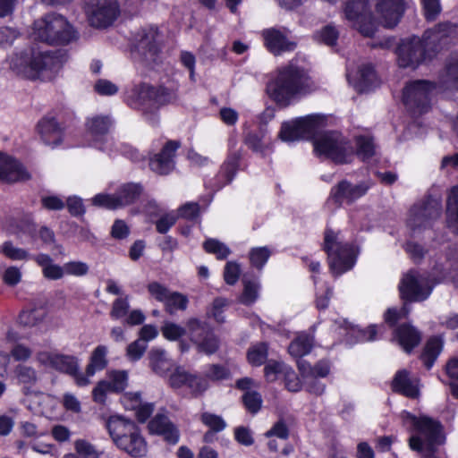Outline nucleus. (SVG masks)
I'll use <instances>...</instances> for the list:
<instances>
[{"label": "nucleus", "mask_w": 458, "mask_h": 458, "mask_svg": "<svg viewBox=\"0 0 458 458\" xmlns=\"http://www.w3.org/2000/svg\"><path fill=\"white\" fill-rule=\"evenodd\" d=\"M315 89V83L307 72L289 63L272 72L267 93L277 106L286 107Z\"/></svg>", "instance_id": "1"}, {"label": "nucleus", "mask_w": 458, "mask_h": 458, "mask_svg": "<svg viewBox=\"0 0 458 458\" xmlns=\"http://www.w3.org/2000/svg\"><path fill=\"white\" fill-rule=\"evenodd\" d=\"M86 134L92 141V145L103 151L111 152L113 140L107 133L112 125V120L106 115H93L86 121Z\"/></svg>", "instance_id": "15"}, {"label": "nucleus", "mask_w": 458, "mask_h": 458, "mask_svg": "<svg viewBox=\"0 0 458 458\" xmlns=\"http://www.w3.org/2000/svg\"><path fill=\"white\" fill-rule=\"evenodd\" d=\"M108 349L106 345H98L92 352L89 363L87 366L84 376L90 380L97 371L103 370L107 366Z\"/></svg>", "instance_id": "33"}, {"label": "nucleus", "mask_w": 458, "mask_h": 458, "mask_svg": "<svg viewBox=\"0 0 458 458\" xmlns=\"http://www.w3.org/2000/svg\"><path fill=\"white\" fill-rule=\"evenodd\" d=\"M345 19L365 37H372L376 24L369 8V0H349L344 7Z\"/></svg>", "instance_id": "11"}, {"label": "nucleus", "mask_w": 458, "mask_h": 458, "mask_svg": "<svg viewBox=\"0 0 458 458\" xmlns=\"http://www.w3.org/2000/svg\"><path fill=\"white\" fill-rule=\"evenodd\" d=\"M135 40L136 50L146 58H152L159 50L160 35L155 27L140 30Z\"/></svg>", "instance_id": "21"}, {"label": "nucleus", "mask_w": 458, "mask_h": 458, "mask_svg": "<svg viewBox=\"0 0 458 458\" xmlns=\"http://www.w3.org/2000/svg\"><path fill=\"white\" fill-rule=\"evenodd\" d=\"M129 309V296H121L113 302L110 316L113 319H120L128 314Z\"/></svg>", "instance_id": "54"}, {"label": "nucleus", "mask_w": 458, "mask_h": 458, "mask_svg": "<svg viewBox=\"0 0 458 458\" xmlns=\"http://www.w3.org/2000/svg\"><path fill=\"white\" fill-rule=\"evenodd\" d=\"M357 152L356 155L362 160H367L376 154V147L372 138L368 136H360L356 139Z\"/></svg>", "instance_id": "45"}, {"label": "nucleus", "mask_w": 458, "mask_h": 458, "mask_svg": "<svg viewBox=\"0 0 458 458\" xmlns=\"http://www.w3.org/2000/svg\"><path fill=\"white\" fill-rule=\"evenodd\" d=\"M317 156L329 158L338 164L350 163L355 156L349 140L338 131H325L313 140Z\"/></svg>", "instance_id": "7"}, {"label": "nucleus", "mask_w": 458, "mask_h": 458, "mask_svg": "<svg viewBox=\"0 0 458 458\" xmlns=\"http://www.w3.org/2000/svg\"><path fill=\"white\" fill-rule=\"evenodd\" d=\"M128 98L139 106H149L153 107L155 88L142 83L135 85L128 91Z\"/></svg>", "instance_id": "34"}, {"label": "nucleus", "mask_w": 458, "mask_h": 458, "mask_svg": "<svg viewBox=\"0 0 458 458\" xmlns=\"http://www.w3.org/2000/svg\"><path fill=\"white\" fill-rule=\"evenodd\" d=\"M338 36V31L331 25L323 27L315 34L317 40L323 42L327 46H334L337 41Z\"/></svg>", "instance_id": "57"}, {"label": "nucleus", "mask_w": 458, "mask_h": 458, "mask_svg": "<svg viewBox=\"0 0 458 458\" xmlns=\"http://www.w3.org/2000/svg\"><path fill=\"white\" fill-rule=\"evenodd\" d=\"M147 290L151 298L162 303L165 301L171 292L165 285L157 281L149 282L147 284Z\"/></svg>", "instance_id": "56"}, {"label": "nucleus", "mask_w": 458, "mask_h": 458, "mask_svg": "<svg viewBox=\"0 0 458 458\" xmlns=\"http://www.w3.org/2000/svg\"><path fill=\"white\" fill-rule=\"evenodd\" d=\"M267 358V346L259 343L250 347L247 352V360L252 366H261Z\"/></svg>", "instance_id": "43"}, {"label": "nucleus", "mask_w": 458, "mask_h": 458, "mask_svg": "<svg viewBox=\"0 0 458 458\" xmlns=\"http://www.w3.org/2000/svg\"><path fill=\"white\" fill-rule=\"evenodd\" d=\"M394 340L406 352H410L420 342V334L410 325H403L394 332Z\"/></svg>", "instance_id": "31"}, {"label": "nucleus", "mask_w": 458, "mask_h": 458, "mask_svg": "<svg viewBox=\"0 0 458 458\" xmlns=\"http://www.w3.org/2000/svg\"><path fill=\"white\" fill-rule=\"evenodd\" d=\"M271 255L267 247L252 248L249 253L251 265L259 269L262 268Z\"/></svg>", "instance_id": "48"}, {"label": "nucleus", "mask_w": 458, "mask_h": 458, "mask_svg": "<svg viewBox=\"0 0 458 458\" xmlns=\"http://www.w3.org/2000/svg\"><path fill=\"white\" fill-rule=\"evenodd\" d=\"M36 360L42 366L72 376L78 386L82 387L90 384L88 377L79 370V361L74 356L63 354L56 351L43 350L36 353Z\"/></svg>", "instance_id": "8"}, {"label": "nucleus", "mask_w": 458, "mask_h": 458, "mask_svg": "<svg viewBox=\"0 0 458 458\" xmlns=\"http://www.w3.org/2000/svg\"><path fill=\"white\" fill-rule=\"evenodd\" d=\"M402 418L411 433L410 448L422 458H436L437 448L445 442L439 422L427 416L416 417L407 411L402 413Z\"/></svg>", "instance_id": "3"}, {"label": "nucleus", "mask_w": 458, "mask_h": 458, "mask_svg": "<svg viewBox=\"0 0 458 458\" xmlns=\"http://www.w3.org/2000/svg\"><path fill=\"white\" fill-rule=\"evenodd\" d=\"M287 369H289V366L284 362L271 360L265 366V377L267 381L273 382L281 375L284 377Z\"/></svg>", "instance_id": "52"}, {"label": "nucleus", "mask_w": 458, "mask_h": 458, "mask_svg": "<svg viewBox=\"0 0 458 458\" xmlns=\"http://www.w3.org/2000/svg\"><path fill=\"white\" fill-rule=\"evenodd\" d=\"M458 39V26L440 23L424 33L423 39L411 37L402 40L397 48L398 64L401 67L416 68L430 56L427 48H437Z\"/></svg>", "instance_id": "2"}, {"label": "nucleus", "mask_w": 458, "mask_h": 458, "mask_svg": "<svg viewBox=\"0 0 458 458\" xmlns=\"http://www.w3.org/2000/svg\"><path fill=\"white\" fill-rule=\"evenodd\" d=\"M372 183L369 181L361 182L352 185L346 181H343L334 187L331 191V198L337 203H351L366 194Z\"/></svg>", "instance_id": "19"}, {"label": "nucleus", "mask_w": 458, "mask_h": 458, "mask_svg": "<svg viewBox=\"0 0 458 458\" xmlns=\"http://www.w3.org/2000/svg\"><path fill=\"white\" fill-rule=\"evenodd\" d=\"M228 301L224 298H216L212 302L208 315L213 318L216 322L223 323L225 321V309L227 307Z\"/></svg>", "instance_id": "58"}, {"label": "nucleus", "mask_w": 458, "mask_h": 458, "mask_svg": "<svg viewBox=\"0 0 458 458\" xmlns=\"http://www.w3.org/2000/svg\"><path fill=\"white\" fill-rule=\"evenodd\" d=\"M31 36L49 45H66L77 38L73 27L57 13H48L35 21Z\"/></svg>", "instance_id": "5"}, {"label": "nucleus", "mask_w": 458, "mask_h": 458, "mask_svg": "<svg viewBox=\"0 0 458 458\" xmlns=\"http://www.w3.org/2000/svg\"><path fill=\"white\" fill-rule=\"evenodd\" d=\"M243 292L240 296V302L245 305H250L256 301L259 297V284L256 281H243Z\"/></svg>", "instance_id": "46"}, {"label": "nucleus", "mask_w": 458, "mask_h": 458, "mask_svg": "<svg viewBox=\"0 0 458 458\" xmlns=\"http://www.w3.org/2000/svg\"><path fill=\"white\" fill-rule=\"evenodd\" d=\"M443 86L446 89H458V52L453 53L447 60Z\"/></svg>", "instance_id": "37"}, {"label": "nucleus", "mask_w": 458, "mask_h": 458, "mask_svg": "<svg viewBox=\"0 0 458 458\" xmlns=\"http://www.w3.org/2000/svg\"><path fill=\"white\" fill-rule=\"evenodd\" d=\"M188 301V298L184 294L177 292H170L164 305L168 313L174 314L177 310H186Z\"/></svg>", "instance_id": "42"}, {"label": "nucleus", "mask_w": 458, "mask_h": 458, "mask_svg": "<svg viewBox=\"0 0 458 458\" xmlns=\"http://www.w3.org/2000/svg\"><path fill=\"white\" fill-rule=\"evenodd\" d=\"M177 100V93L174 89L166 88L155 89L153 107H159L166 104L174 103Z\"/></svg>", "instance_id": "47"}, {"label": "nucleus", "mask_w": 458, "mask_h": 458, "mask_svg": "<svg viewBox=\"0 0 458 458\" xmlns=\"http://www.w3.org/2000/svg\"><path fill=\"white\" fill-rule=\"evenodd\" d=\"M200 420L213 432L222 431L226 427V423L221 416L210 412H203Z\"/></svg>", "instance_id": "53"}, {"label": "nucleus", "mask_w": 458, "mask_h": 458, "mask_svg": "<svg viewBox=\"0 0 458 458\" xmlns=\"http://www.w3.org/2000/svg\"><path fill=\"white\" fill-rule=\"evenodd\" d=\"M322 124L323 118L318 114L296 118L283 123L280 138L286 142L307 139L314 135Z\"/></svg>", "instance_id": "10"}, {"label": "nucleus", "mask_w": 458, "mask_h": 458, "mask_svg": "<svg viewBox=\"0 0 458 458\" xmlns=\"http://www.w3.org/2000/svg\"><path fill=\"white\" fill-rule=\"evenodd\" d=\"M148 348V344L143 341L137 339L127 346L126 355L133 361L140 360Z\"/></svg>", "instance_id": "62"}, {"label": "nucleus", "mask_w": 458, "mask_h": 458, "mask_svg": "<svg viewBox=\"0 0 458 458\" xmlns=\"http://www.w3.org/2000/svg\"><path fill=\"white\" fill-rule=\"evenodd\" d=\"M47 316L43 308H34L23 310L19 316V323L23 327H35L41 323Z\"/></svg>", "instance_id": "41"}, {"label": "nucleus", "mask_w": 458, "mask_h": 458, "mask_svg": "<svg viewBox=\"0 0 458 458\" xmlns=\"http://www.w3.org/2000/svg\"><path fill=\"white\" fill-rule=\"evenodd\" d=\"M432 290L428 280L415 273L410 271L403 276L399 284L401 297L410 301H420L427 299Z\"/></svg>", "instance_id": "16"}, {"label": "nucleus", "mask_w": 458, "mask_h": 458, "mask_svg": "<svg viewBox=\"0 0 458 458\" xmlns=\"http://www.w3.org/2000/svg\"><path fill=\"white\" fill-rule=\"evenodd\" d=\"M376 12L385 27L393 28L400 21L405 4L403 0H374Z\"/></svg>", "instance_id": "18"}, {"label": "nucleus", "mask_w": 458, "mask_h": 458, "mask_svg": "<svg viewBox=\"0 0 458 458\" xmlns=\"http://www.w3.org/2000/svg\"><path fill=\"white\" fill-rule=\"evenodd\" d=\"M74 449L83 458H99L102 454V452L98 451L91 443L85 439L75 440Z\"/></svg>", "instance_id": "51"}, {"label": "nucleus", "mask_w": 458, "mask_h": 458, "mask_svg": "<svg viewBox=\"0 0 458 458\" xmlns=\"http://www.w3.org/2000/svg\"><path fill=\"white\" fill-rule=\"evenodd\" d=\"M443 343L439 338L434 337L428 341L421 359L427 369H430L442 351Z\"/></svg>", "instance_id": "40"}, {"label": "nucleus", "mask_w": 458, "mask_h": 458, "mask_svg": "<svg viewBox=\"0 0 458 458\" xmlns=\"http://www.w3.org/2000/svg\"><path fill=\"white\" fill-rule=\"evenodd\" d=\"M194 344L197 345L199 352H205L206 354H212L218 349V340L210 331H207L204 335L199 336Z\"/></svg>", "instance_id": "44"}, {"label": "nucleus", "mask_w": 458, "mask_h": 458, "mask_svg": "<svg viewBox=\"0 0 458 458\" xmlns=\"http://www.w3.org/2000/svg\"><path fill=\"white\" fill-rule=\"evenodd\" d=\"M191 373H188L182 368H176L169 376V385L173 388L187 386Z\"/></svg>", "instance_id": "61"}, {"label": "nucleus", "mask_w": 458, "mask_h": 458, "mask_svg": "<svg viewBox=\"0 0 458 458\" xmlns=\"http://www.w3.org/2000/svg\"><path fill=\"white\" fill-rule=\"evenodd\" d=\"M37 129L41 140L46 145L55 148L63 143L64 134L55 118L50 116L42 118Z\"/></svg>", "instance_id": "22"}, {"label": "nucleus", "mask_w": 458, "mask_h": 458, "mask_svg": "<svg viewBox=\"0 0 458 458\" xmlns=\"http://www.w3.org/2000/svg\"><path fill=\"white\" fill-rule=\"evenodd\" d=\"M298 368L302 377H308L310 375L315 377H325L330 371V366L328 362L325 360L318 362L314 367H311L304 360H300L298 361Z\"/></svg>", "instance_id": "39"}, {"label": "nucleus", "mask_w": 458, "mask_h": 458, "mask_svg": "<svg viewBox=\"0 0 458 458\" xmlns=\"http://www.w3.org/2000/svg\"><path fill=\"white\" fill-rule=\"evenodd\" d=\"M128 373L125 370H109L105 378L100 380L92 390V399L95 403L104 404L108 394L123 392L128 386Z\"/></svg>", "instance_id": "13"}, {"label": "nucleus", "mask_w": 458, "mask_h": 458, "mask_svg": "<svg viewBox=\"0 0 458 458\" xmlns=\"http://www.w3.org/2000/svg\"><path fill=\"white\" fill-rule=\"evenodd\" d=\"M30 178L29 172L16 159L0 152V180L6 182L26 181Z\"/></svg>", "instance_id": "20"}, {"label": "nucleus", "mask_w": 458, "mask_h": 458, "mask_svg": "<svg viewBox=\"0 0 458 458\" xmlns=\"http://www.w3.org/2000/svg\"><path fill=\"white\" fill-rule=\"evenodd\" d=\"M122 443L123 445H120L119 448L133 457H141L147 453V443L140 435L138 427H136Z\"/></svg>", "instance_id": "28"}, {"label": "nucleus", "mask_w": 458, "mask_h": 458, "mask_svg": "<svg viewBox=\"0 0 458 458\" xmlns=\"http://www.w3.org/2000/svg\"><path fill=\"white\" fill-rule=\"evenodd\" d=\"M136 427L134 422L118 415L111 416L106 421L108 433L117 447L123 445L122 442L123 439L126 438Z\"/></svg>", "instance_id": "26"}, {"label": "nucleus", "mask_w": 458, "mask_h": 458, "mask_svg": "<svg viewBox=\"0 0 458 458\" xmlns=\"http://www.w3.org/2000/svg\"><path fill=\"white\" fill-rule=\"evenodd\" d=\"M203 247L207 252L216 255L218 259H225L230 254L229 248L216 239H208Z\"/></svg>", "instance_id": "50"}, {"label": "nucleus", "mask_w": 458, "mask_h": 458, "mask_svg": "<svg viewBox=\"0 0 458 458\" xmlns=\"http://www.w3.org/2000/svg\"><path fill=\"white\" fill-rule=\"evenodd\" d=\"M446 213L448 226L458 233V187H454L451 190Z\"/></svg>", "instance_id": "38"}, {"label": "nucleus", "mask_w": 458, "mask_h": 458, "mask_svg": "<svg viewBox=\"0 0 458 458\" xmlns=\"http://www.w3.org/2000/svg\"><path fill=\"white\" fill-rule=\"evenodd\" d=\"M34 261L40 267L45 278L59 280L64 276V266L55 264L48 254L39 253L34 257Z\"/></svg>", "instance_id": "32"}, {"label": "nucleus", "mask_w": 458, "mask_h": 458, "mask_svg": "<svg viewBox=\"0 0 458 458\" xmlns=\"http://www.w3.org/2000/svg\"><path fill=\"white\" fill-rule=\"evenodd\" d=\"M446 373L452 380L453 394L458 398V359H453L446 364Z\"/></svg>", "instance_id": "64"}, {"label": "nucleus", "mask_w": 458, "mask_h": 458, "mask_svg": "<svg viewBox=\"0 0 458 458\" xmlns=\"http://www.w3.org/2000/svg\"><path fill=\"white\" fill-rule=\"evenodd\" d=\"M207 377L191 374L187 387L194 396L202 394L208 388Z\"/></svg>", "instance_id": "55"}, {"label": "nucleus", "mask_w": 458, "mask_h": 458, "mask_svg": "<svg viewBox=\"0 0 458 458\" xmlns=\"http://www.w3.org/2000/svg\"><path fill=\"white\" fill-rule=\"evenodd\" d=\"M18 413L17 408H11L8 414L0 415V436H8L14 426V417Z\"/></svg>", "instance_id": "59"}, {"label": "nucleus", "mask_w": 458, "mask_h": 458, "mask_svg": "<svg viewBox=\"0 0 458 458\" xmlns=\"http://www.w3.org/2000/svg\"><path fill=\"white\" fill-rule=\"evenodd\" d=\"M140 193L137 184L128 183L123 185L116 194L99 193L91 199L92 204L108 209H117L131 204Z\"/></svg>", "instance_id": "14"}, {"label": "nucleus", "mask_w": 458, "mask_h": 458, "mask_svg": "<svg viewBox=\"0 0 458 458\" xmlns=\"http://www.w3.org/2000/svg\"><path fill=\"white\" fill-rule=\"evenodd\" d=\"M180 144L177 141H168L159 154L149 161L150 168L158 174H166L174 167V157Z\"/></svg>", "instance_id": "24"}, {"label": "nucleus", "mask_w": 458, "mask_h": 458, "mask_svg": "<svg viewBox=\"0 0 458 458\" xmlns=\"http://www.w3.org/2000/svg\"><path fill=\"white\" fill-rule=\"evenodd\" d=\"M440 213V204L435 200L426 205L414 206L410 211L408 225L413 229L427 225L431 219L438 217Z\"/></svg>", "instance_id": "23"}, {"label": "nucleus", "mask_w": 458, "mask_h": 458, "mask_svg": "<svg viewBox=\"0 0 458 458\" xmlns=\"http://www.w3.org/2000/svg\"><path fill=\"white\" fill-rule=\"evenodd\" d=\"M8 64L16 74L36 79L40 74L57 71L62 66L63 60L53 53H35L32 49H24L13 53L9 57Z\"/></svg>", "instance_id": "4"}, {"label": "nucleus", "mask_w": 458, "mask_h": 458, "mask_svg": "<svg viewBox=\"0 0 458 458\" xmlns=\"http://www.w3.org/2000/svg\"><path fill=\"white\" fill-rule=\"evenodd\" d=\"M0 253L13 261L34 260L36 255L31 254L27 249L16 246L12 241H5L0 245Z\"/></svg>", "instance_id": "35"}, {"label": "nucleus", "mask_w": 458, "mask_h": 458, "mask_svg": "<svg viewBox=\"0 0 458 458\" xmlns=\"http://www.w3.org/2000/svg\"><path fill=\"white\" fill-rule=\"evenodd\" d=\"M290 31L286 28H268L261 32L264 46L275 55L285 52H292L296 48V42L289 37Z\"/></svg>", "instance_id": "17"}, {"label": "nucleus", "mask_w": 458, "mask_h": 458, "mask_svg": "<svg viewBox=\"0 0 458 458\" xmlns=\"http://www.w3.org/2000/svg\"><path fill=\"white\" fill-rule=\"evenodd\" d=\"M149 366L159 376H166L174 367L173 360L166 352L161 348H153L148 353Z\"/></svg>", "instance_id": "30"}, {"label": "nucleus", "mask_w": 458, "mask_h": 458, "mask_svg": "<svg viewBox=\"0 0 458 458\" xmlns=\"http://www.w3.org/2000/svg\"><path fill=\"white\" fill-rule=\"evenodd\" d=\"M349 82L358 92L369 90L377 81V75L370 64L360 66L355 75L347 73Z\"/></svg>", "instance_id": "27"}, {"label": "nucleus", "mask_w": 458, "mask_h": 458, "mask_svg": "<svg viewBox=\"0 0 458 458\" xmlns=\"http://www.w3.org/2000/svg\"><path fill=\"white\" fill-rule=\"evenodd\" d=\"M313 346V336L301 333L291 343L288 347L289 353L295 357L300 358L308 354Z\"/></svg>", "instance_id": "36"}, {"label": "nucleus", "mask_w": 458, "mask_h": 458, "mask_svg": "<svg viewBox=\"0 0 458 458\" xmlns=\"http://www.w3.org/2000/svg\"><path fill=\"white\" fill-rule=\"evenodd\" d=\"M436 87L426 81L410 83L403 90L404 104L415 113L422 114L428 110Z\"/></svg>", "instance_id": "12"}, {"label": "nucleus", "mask_w": 458, "mask_h": 458, "mask_svg": "<svg viewBox=\"0 0 458 458\" xmlns=\"http://www.w3.org/2000/svg\"><path fill=\"white\" fill-rule=\"evenodd\" d=\"M84 10L89 22L96 28L111 25L120 13L117 0H85Z\"/></svg>", "instance_id": "9"}, {"label": "nucleus", "mask_w": 458, "mask_h": 458, "mask_svg": "<svg viewBox=\"0 0 458 458\" xmlns=\"http://www.w3.org/2000/svg\"><path fill=\"white\" fill-rule=\"evenodd\" d=\"M163 336L168 341H177L186 334V328L179 324L166 321L161 327Z\"/></svg>", "instance_id": "49"}, {"label": "nucleus", "mask_w": 458, "mask_h": 458, "mask_svg": "<svg viewBox=\"0 0 458 458\" xmlns=\"http://www.w3.org/2000/svg\"><path fill=\"white\" fill-rule=\"evenodd\" d=\"M89 272V266L82 261H71L64 265V276H82Z\"/></svg>", "instance_id": "63"}, {"label": "nucleus", "mask_w": 458, "mask_h": 458, "mask_svg": "<svg viewBox=\"0 0 458 458\" xmlns=\"http://www.w3.org/2000/svg\"><path fill=\"white\" fill-rule=\"evenodd\" d=\"M392 387L395 392L411 398H415L419 394L417 379H411L406 370H400L396 373L392 383Z\"/></svg>", "instance_id": "29"}, {"label": "nucleus", "mask_w": 458, "mask_h": 458, "mask_svg": "<svg viewBox=\"0 0 458 458\" xmlns=\"http://www.w3.org/2000/svg\"><path fill=\"white\" fill-rule=\"evenodd\" d=\"M149 432L163 436L170 444H176L179 440V431L176 427L164 414H157L148 423Z\"/></svg>", "instance_id": "25"}, {"label": "nucleus", "mask_w": 458, "mask_h": 458, "mask_svg": "<svg viewBox=\"0 0 458 458\" xmlns=\"http://www.w3.org/2000/svg\"><path fill=\"white\" fill-rule=\"evenodd\" d=\"M324 250L328 255L330 270L334 276L345 273L355 264V250L352 244L344 242L339 232L326 231Z\"/></svg>", "instance_id": "6"}, {"label": "nucleus", "mask_w": 458, "mask_h": 458, "mask_svg": "<svg viewBox=\"0 0 458 458\" xmlns=\"http://www.w3.org/2000/svg\"><path fill=\"white\" fill-rule=\"evenodd\" d=\"M242 400L246 409L252 413H256L262 404L261 396L256 391L246 392L242 396Z\"/></svg>", "instance_id": "60"}]
</instances>
